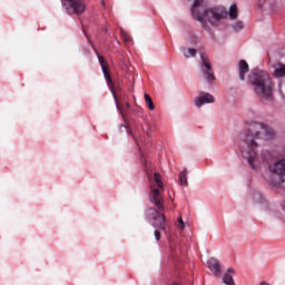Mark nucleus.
Returning <instances> with one entry per match:
<instances>
[{
    "mask_svg": "<svg viewBox=\"0 0 285 285\" xmlns=\"http://www.w3.org/2000/svg\"><path fill=\"white\" fill-rule=\"evenodd\" d=\"M244 124L247 129L238 134V139L249 148L247 163L250 168H253V170H259L262 164L271 161V153L262 151L259 157L257 153H255V148L259 146L257 139L268 141L275 137V131H273L271 127L255 120H245Z\"/></svg>",
    "mask_w": 285,
    "mask_h": 285,
    "instance_id": "obj_1",
    "label": "nucleus"
},
{
    "mask_svg": "<svg viewBox=\"0 0 285 285\" xmlns=\"http://www.w3.org/2000/svg\"><path fill=\"white\" fill-rule=\"evenodd\" d=\"M150 195L149 202L155 207H149L145 212V217L147 222L151 223L154 228H158V230H166V216L164 215V181H161V174L155 173L154 177H150L148 174Z\"/></svg>",
    "mask_w": 285,
    "mask_h": 285,
    "instance_id": "obj_2",
    "label": "nucleus"
},
{
    "mask_svg": "<svg viewBox=\"0 0 285 285\" xmlns=\"http://www.w3.org/2000/svg\"><path fill=\"white\" fill-rule=\"evenodd\" d=\"M191 17L196 21H199L204 30L213 35L210 26H219V21L228 17V11L224 7H214L206 9L204 0H195L190 8ZM208 23L210 26H208Z\"/></svg>",
    "mask_w": 285,
    "mask_h": 285,
    "instance_id": "obj_3",
    "label": "nucleus"
},
{
    "mask_svg": "<svg viewBox=\"0 0 285 285\" xmlns=\"http://www.w3.org/2000/svg\"><path fill=\"white\" fill-rule=\"evenodd\" d=\"M247 83L250 86L254 95L259 97L262 101H273L275 99V83L268 71L262 69L252 70Z\"/></svg>",
    "mask_w": 285,
    "mask_h": 285,
    "instance_id": "obj_4",
    "label": "nucleus"
},
{
    "mask_svg": "<svg viewBox=\"0 0 285 285\" xmlns=\"http://www.w3.org/2000/svg\"><path fill=\"white\" fill-rule=\"evenodd\" d=\"M268 171L278 178V180H272L274 188H285V159L268 165Z\"/></svg>",
    "mask_w": 285,
    "mask_h": 285,
    "instance_id": "obj_5",
    "label": "nucleus"
},
{
    "mask_svg": "<svg viewBox=\"0 0 285 285\" xmlns=\"http://www.w3.org/2000/svg\"><path fill=\"white\" fill-rule=\"evenodd\" d=\"M61 3L67 14H83L86 12L83 0H61Z\"/></svg>",
    "mask_w": 285,
    "mask_h": 285,
    "instance_id": "obj_6",
    "label": "nucleus"
},
{
    "mask_svg": "<svg viewBox=\"0 0 285 285\" xmlns=\"http://www.w3.org/2000/svg\"><path fill=\"white\" fill-rule=\"evenodd\" d=\"M200 70L205 81L213 83V81H215V73L213 72V66L210 65V61L208 58H206V56H204V53H200Z\"/></svg>",
    "mask_w": 285,
    "mask_h": 285,
    "instance_id": "obj_7",
    "label": "nucleus"
},
{
    "mask_svg": "<svg viewBox=\"0 0 285 285\" xmlns=\"http://www.w3.org/2000/svg\"><path fill=\"white\" fill-rule=\"evenodd\" d=\"M194 104L196 108H202L206 104H215V97L208 92H200V96L195 98Z\"/></svg>",
    "mask_w": 285,
    "mask_h": 285,
    "instance_id": "obj_8",
    "label": "nucleus"
},
{
    "mask_svg": "<svg viewBox=\"0 0 285 285\" xmlns=\"http://www.w3.org/2000/svg\"><path fill=\"white\" fill-rule=\"evenodd\" d=\"M207 268H209L210 273H213L215 277L222 276V265L219 264V261H217V258H209L207 261Z\"/></svg>",
    "mask_w": 285,
    "mask_h": 285,
    "instance_id": "obj_9",
    "label": "nucleus"
},
{
    "mask_svg": "<svg viewBox=\"0 0 285 285\" xmlns=\"http://www.w3.org/2000/svg\"><path fill=\"white\" fill-rule=\"evenodd\" d=\"M98 61L100 63V68L102 70V75L108 83V86H110V83H112V79L110 78V73L108 72V68L106 67V60H104V56L99 55V52H96Z\"/></svg>",
    "mask_w": 285,
    "mask_h": 285,
    "instance_id": "obj_10",
    "label": "nucleus"
},
{
    "mask_svg": "<svg viewBox=\"0 0 285 285\" xmlns=\"http://www.w3.org/2000/svg\"><path fill=\"white\" fill-rule=\"evenodd\" d=\"M248 72V62L246 60H239L238 61V77L240 81L246 80V75Z\"/></svg>",
    "mask_w": 285,
    "mask_h": 285,
    "instance_id": "obj_11",
    "label": "nucleus"
},
{
    "mask_svg": "<svg viewBox=\"0 0 285 285\" xmlns=\"http://www.w3.org/2000/svg\"><path fill=\"white\" fill-rule=\"evenodd\" d=\"M252 199L254 204H259L263 206V208H266L268 206V203L266 202V198H264V195L259 191H254L252 195Z\"/></svg>",
    "mask_w": 285,
    "mask_h": 285,
    "instance_id": "obj_12",
    "label": "nucleus"
},
{
    "mask_svg": "<svg viewBox=\"0 0 285 285\" xmlns=\"http://www.w3.org/2000/svg\"><path fill=\"white\" fill-rule=\"evenodd\" d=\"M273 76L275 79H282V77H285V65L282 62L274 65Z\"/></svg>",
    "mask_w": 285,
    "mask_h": 285,
    "instance_id": "obj_13",
    "label": "nucleus"
},
{
    "mask_svg": "<svg viewBox=\"0 0 285 285\" xmlns=\"http://www.w3.org/2000/svg\"><path fill=\"white\" fill-rule=\"evenodd\" d=\"M181 52H183L185 59H190V58H193L197 55V49H195V48H187L186 49V47H183Z\"/></svg>",
    "mask_w": 285,
    "mask_h": 285,
    "instance_id": "obj_14",
    "label": "nucleus"
},
{
    "mask_svg": "<svg viewBox=\"0 0 285 285\" xmlns=\"http://www.w3.org/2000/svg\"><path fill=\"white\" fill-rule=\"evenodd\" d=\"M179 184L183 187L188 186V169L185 168L183 171L179 174Z\"/></svg>",
    "mask_w": 285,
    "mask_h": 285,
    "instance_id": "obj_15",
    "label": "nucleus"
},
{
    "mask_svg": "<svg viewBox=\"0 0 285 285\" xmlns=\"http://www.w3.org/2000/svg\"><path fill=\"white\" fill-rule=\"evenodd\" d=\"M259 10H273L271 6V0H258Z\"/></svg>",
    "mask_w": 285,
    "mask_h": 285,
    "instance_id": "obj_16",
    "label": "nucleus"
},
{
    "mask_svg": "<svg viewBox=\"0 0 285 285\" xmlns=\"http://www.w3.org/2000/svg\"><path fill=\"white\" fill-rule=\"evenodd\" d=\"M229 19L235 20L238 16L237 4H232L228 11Z\"/></svg>",
    "mask_w": 285,
    "mask_h": 285,
    "instance_id": "obj_17",
    "label": "nucleus"
},
{
    "mask_svg": "<svg viewBox=\"0 0 285 285\" xmlns=\"http://www.w3.org/2000/svg\"><path fill=\"white\" fill-rule=\"evenodd\" d=\"M223 284L235 285V279L233 278V275L224 274V276H223Z\"/></svg>",
    "mask_w": 285,
    "mask_h": 285,
    "instance_id": "obj_18",
    "label": "nucleus"
},
{
    "mask_svg": "<svg viewBox=\"0 0 285 285\" xmlns=\"http://www.w3.org/2000/svg\"><path fill=\"white\" fill-rule=\"evenodd\" d=\"M145 101L149 110H155V104L153 102V98H150V95L145 94Z\"/></svg>",
    "mask_w": 285,
    "mask_h": 285,
    "instance_id": "obj_19",
    "label": "nucleus"
},
{
    "mask_svg": "<svg viewBox=\"0 0 285 285\" xmlns=\"http://www.w3.org/2000/svg\"><path fill=\"white\" fill-rule=\"evenodd\" d=\"M120 35L125 43H130V41H132V38L130 37V35H128V32H126L125 30L121 29Z\"/></svg>",
    "mask_w": 285,
    "mask_h": 285,
    "instance_id": "obj_20",
    "label": "nucleus"
},
{
    "mask_svg": "<svg viewBox=\"0 0 285 285\" xmlns=\"http://www.w3.org/2000/svg\"><path fill=\"white\" fill-rule=\"evenodd\" d=\"M234 32H239V30L244 29V22L237 21L232 26Z\"/></svg>",
    "mask_w": 285,
    "mask_h": 285,
    "instance_id": "obj_21",
    "label": "nucleus"
},
{
    "mask_svg": "<svg viewBox=\"0 0 285 285\" xmlns=\"http://www.w3.org/2000/svg\"><path fill=\"white\" fill-rule=\"evenodd\" d=\"M179 230H184L186 228V224L184 223V218L181 216L178 217V224H177Z\"/></svg>",
    "mask_w": 285,
    "mask_h": 285,
    "instance_id": "obj_22",
    "label": "nucleus"
},
{
    "mask_svg": "<svg viewBox=\"0 0 285 285\" xmlns=\"http://www.w3.org/2000/svg\"><path fill=\"white\" fill-rule=\"evenodd\" d=\"M154 235H155L156 242H159V239H161V233H159V230H155Z\"/></svg>",
    "mask_w": 285,
    "mask_h": 285,
    "instance_id": "obj_23",
    "label": "nucleus"
},
{
    "mask_svg": "<svg viewBox=\"0 0 285 285\" xmlns=\"http://www.w3.org/2000/svg\"><path fill=\"white\" fill-rule=\"evenodd\" d=\"M255 116H256V114L253 111V109H249L247 111V117H255Z\"/></svg>",
    "mask_w": 285,
    "mask_h": 285,
    "instance_id": "obj_24",
    "label": "nucleus"
},
{
    "mask_svg": "<svg viewBox=\"0 0 285 285\" xmlns=\"http://www.w3.org/2000/svg\"><path fill=\"white\" fill-rule=\"evenodd\" d=\"M230 273H235V271L233 268H228L225 275H230Z\"/></svg>",
    "mask_w": 285,
    "mask_h": 285,
    "instance_id": "obj_25",
    "label": "nucleus"
},
{
    "mask_svg": "<svg viewBox=\"0 0 285 285\" xmlns=\"http://www.w3.org/2000/svg\"><path fill=\"white\" fill-rule=\"evenodd\" d=\"M135 141H136L138 148H140L139 140H138V139H135Z\"/></svg>",
    "mask_w": 285,
    "mask_h": 285,
    "instance_id": "obj_26",
    "label": "nucleus"
}]
</instances>
